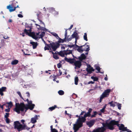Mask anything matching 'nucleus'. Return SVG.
<instances>
[{"label": "nucleus", "instance_id": "obj_1", "mask_svg": "<svg viewBox=\"0 0 132 132\" xmlns=\"http://www.w3.org/2000/svg\"><path fill=\"white\" fill-rule=\"evenodd\" d=\"M13 125L14 129L17 130L18 131L24 129L26 127L25 125H22L18 121H14Z\"/></svg>", "mask_w": 132, "mask_h": 132}, {"label": "nucleus", "instance_id": "obj_2", "mask_svg": "<svg viewBox=\"0 0 132 132\" xmlns=\"http://www.w3.org/2000/svg\"><path fill=\"white\" fill-rule=\"evenodd\" d=\"M90 50L89 46L88 45L86 44L84 45L81 46L77 49V50L79 52L82 53L83 51H88Z\"/></svg>", "mask_w": 132, "mask_h": 132}, {"label": "nucleus", "instance_id": "obj_3", "mask_svg": "<svg viewBox=\"0 0 132 132\" xmlns=\"http://www.w3.org/2000/svg\"><path fill=\"white\" fill-rule=\"evenodd\" d=\"M13 3H12L11 5H10L7 6V8L9 10L10 12L14 11L16 9L17 7H19L18 5L16 6H14Z\"/></svg>", "mask_w": 132, "mask_h": 132}, {"label": "nucleus", "instance_id": "obj_4", "mask_svg": "<svg viewBox=\"0 0 132 132\" xmlns=\"http://www.w3.org/2000/svg\"><path fill=\"white\" fill-rule=\"evenodd\" d=\"M50 45L51 46L53 51H55L57 48L59 47L60 45L57 42L55 43L52 42V43H50Z\"/></svg>", "mask_w": 132, "mask_h": 132}, {"label": "nucleus", "instance_id": "obj_5", "mask_svg": "<svg viewBox=\"0 0 132 132\" xmlns=\"http://www.w3.org/2000/svg\"><path fill=\"white\" fill-rule=\"evenodd\" d=\"M81 61L80 60L76 61L75 60V61L73 63L74 65L75 66V69H77V68H80L82 65Z\"/></svg>", "mask_w": 132, "mask_h": 132}, {"label": "nucleus", "instance_id": "obj_6", "mask_svg": "<svg viewBox=\"0 0 132 132\" xmlns=\"http://www.w3.org/2000/svg\"><path fill=\"white\" fill-rule=\"evenodd\" d=\"M111 89H107L105 90L101 95L104 98L105 97H108L109 95V93Z\"/></svg>", "mask_w": 132, "mask_h": 132}, {"label": "nucleus", "instance_id": "obj_7", "mask_svg": "<svg viewBox=\"0 0 132 132\" xmlns=\"http://www.w3.org/2000/svg\"><path fill=\"white\" fill-rule=\"evenodd\" d=\"M107 124L108 126V127L109 129L111 130H113L114 129L113 126L114 125V120L111 121L109 123Z\"/></svg>", "mask_w": 132, "mask_h": 132}, {"label": "nucleus", "instance_id": "obj_8", "mask_svg": "<svg viewBox=\"0 0 132 132\" xmlns=\"http://www.w3.org/2000/svg\"><path fill=\"white\" fill-rule=\"evenodd\" d=\"M78 35V34L77 32L76 31H74L69 38H68V37H67V41H70L72 38L76 37Z\"/></svg>", "mask_w": 132, "mask_h": 132}, {"label": "nucleus", "instance_id": "obj_9", "mask_svg": "<svg viewBox=\"0 0 132 132\" xmlns=\"http://www.w3.org/2000/svg\"><path fill=\"white\" fill-rule=\"evenodd\" d=\"M105 130V129L103 127L98 128L96 129H94L92 132H103Z\"/></svg>", "mask_w": 132, "mask_h": 132}, {"label": "nucleus", "instance_id": "obj_10", "mask_svg": "<svg viewBox=\"0 0 132 132\" xmlns=\"http://www.w3.org/2000/svg\"><path fill=\"white\" fill-rule=\"evenodd\" d=\"M87 67L88 68H86V70L88 73L91 74L92 73V71H94V69L91 67L90 65H88L87 66Z\"/></svg>", "mask_w": 132, "mask_h": 132}, {"label": "nucleus", "instance_id": "obj_11", "mask_svg": "<svg viewBox=\"0 0 132 132\" xmlns=\"http://www.w3.org/2000/svg\"><path fill=\"white\" fill-rule=\"evenodd\" d=\"M64 59L66 61L71 64L73 63L75 61V59L74 58H68L67 57H65Z\"/></svg>", "mask_w": 132, "mask_h": 132}, {"label": "nucleus", "instance_id": "obj_12", "mask_svg": "<svg viewBox=\"0 0 132 132\" xmlns=\"http://www.w3.org/2000/svg\"><path fill=\"white\" fill-rule=\"evenodd\" d=\"M18 105H19L20 111L22 112H23L24 110L25 109V105L23 103H21L20 104L19 103H18Z\"/></svg>", "mask_w": 132, "mask_h": 132}, {"label": "nucleus", "instance_id": "obj_13", "mask_svg": "<svg viewBox=\"0 0 132 132\" xmlns=\"http://www.w3.org/2000/svg\"><path fill=\"white\" fill-rule=\"evenodd\" d=\"M95 122V120H90L89 121L86 122V124L89 127H91L93 126Z\"/></svg>", "mask_w": 132, "mask_h": 132}, {"label": "nucleus", "instance_id": "obj_14", "mask_svg": "<svg viewBox=\"0 0 132 132\" xmlns=\"http://www.w3.org/2000/svg\"><path fill=\"white\" fill-rule=\"evenodd\" d=\"M29 36L31 37L33 39L36 40L38 39L39 37L36 36L35 33L34 32H30Z\"/></svg>", "mask_w": 132, "mask_h": 132}, {"label": "nucleus", "instance_id": "obj_15", "mask_svg": "<svg viewBox=\"0 0 132 132\" xmlns=\"http://www.w3.org/2000/svg\"><path fill=\"white\" fill-rule=\"evenodd\" d=\"M15 107L14 109L13 110L14 111L17 113L18 114H19L20 113V111L19 105H18V103H16L15 104Z\"/></svg>", "mask_w": 132, "mask_h": 132}, {"label": "nucleus", "instance_id": "obj_16", "mask_svg": "<svg viewBox=\"0 0 132 132\" xmlns=\"http://www.w3.org/2000/svg\"><path fill=\"white\" fill-rule=\"evenodd\" d=\"M86 58V56L85 54L82 53L81 55L80 56L78 57V59L80 61H82L83 60L85 59Z\"/></svg>", "mask_w": 132, "mask_h": 132}, {"label": "nucleus", "instance_id": "obj_17", "mask_svg": "<svg viewBox=\"0 0 132 132\" xmlns=\"http://www.w3.org/2000/svg\"><path fill=\"white\" fill-rule=\"evenodd\" d=\"M127 128V127H124V126L123 124H121L119 128L120 130H122V131H125Z\"/></svg>", "mask_w": 132, "mask_h": 132}, {"label": "nucleus", "instance_id": "obj_18", "mask_svg": "<svg viewBox=\"0 0 132 132\" xmlns=\"http://www.w3.org/2000/svg\"><path fill=\"white\" fill-rule=\"evenodd\" d=\"M37 118L38 117L37 115H36L34 117L32 118L31 119V122L32 123H34L36 122Z\"/></svg>", "mask_w": 132, "mask_h": 132}, {"label": "nucleus", "instance_id": "obj_19", "mask_svg": "<svg viewBox=\"0 0 132 132\" xmlns=\"http://www.w3.org/2000/svg\"><path fill=\"white\" fill-rule=\"evenodd\" d=\"M76 123V124L80 127H82L83 126V123H82L80 120H78V119L77 120Z\"/></svg>", "mask_w": 132, "mask_h": 132}, {"label": "nucleus", "instance_id": "obj_20", "mask_svg": "<svg viewBox=\"0 0 132 132\" xmlns=\"http://www.w3.org/2000/svg\"><path fill=\"white\" fill-rule=\"evenodd\" d=\"M30 43L32 45L33 49H34L36 48L37 46L38 45L37 43V42H30Z\"/></svg>", "mask_w": 132, "mask_h": 132}, {"label": "nucleus", "instance_id": "obj_21", "mask_svg": "<svg viewBox=\"0 0 132 132\" xmlns=\"http://www.w3.org/2000/svg\"><path fill=\"white\" fill-rule=\"evenodd\" d=\"M78 120H80L82 123L85 122L86 120V119L84 116H81V117H79L78 118Z\"/></svg>", "mask_w": 132, "mask_h": 132}, {"label": "nucleus", "instance_id": "obj_22", "mask_svg": "<svg viewBox=\"0 0 132 132\" xmlns=\"http://www.w3.org/2000/svg\"><path fill=\"white\" fill-rule=\"evenodd\" d=\"M117 103V102H113V101H112L110 102H109L108 103V104L110 105V106H111L114 107L116 106L115 103Z\"/></svg>", "mask_w": 132, "mask_h": 132}, {"label": "nucleus", "instance_id": "obj_23", "mask_svg": "<svg viewBox=\"0 0 132 132\" xmlns=\"http://www.w3.org/2000/svg\"><path fill=\"white\" fill-rule=\"evenodd\" d=\"M57 52V54H59V55H60L62 57H63L64 56L65 54V52H64V53L63 52L61 51H60V52H59L57 51H56Z\"/></svg>", "mask_w": 132, "mask_h": 132}, {"label": "nucleus", "instance_id": "obj_24", "mask_svg": "<svg viewBox=\"0 0 132 132\" xmlns=\"http://www.w3.org/2000/svg\"><path fill=\"white\" fill-rule=\"evenodd\" d=\"M80 128V127L76 124H74L73 125V129L74 130H78Z\"/></svg>", "mask_w": 132, "mask_h": 132}, {"label": "nucleus", "instance_id": "obj_25", "mask_svg": "<svg viewBox=\"0 0 132 132\" xmlns=\"http://www.w3.org/2000/svg\"><path fill=\"white\" fill-rule=\"evenodd\" d=\"M19 62V61L18 60H15L12 61L11 64L12 65H16Z\"/></svg>", "mask_w": 132, "mask_h": 132}, {"label": "nucleus", "instance_id": "obj_26", "mask_svg": "<svg viewBox=\"0 0 132 132\" xmlns=\"http://www.w3.org/2000/svg\"><path fill=\"white\" fill-rule=\"evenodd\" d=\"M57 108V106L56 105H54V106L49 108L48 110L50 111H52Z\"/></svg>", "mask_w": 132, "mask_h": 132}, {"label": "nucleus", "instance_id": "obj_27", "mask_svg": "<svg viewBox=\"0 0 132 132\" xmlns=\"http://www.w3.org/2000/svg\"><path fill=\"white\" fill-rule=\"evenodd\" d=\"M64 52H65V54L66 55L72 54V51L71 50H69V51H68V50H64Z\"/></svg>", "mask_w": 132, "mask_h": 132}, {"label": "nucleus", "instance_id": "obj_28", "mask_svg": "<svg viewBox=\"0 0 132 132\" xmlns=\"http://www.w3.org/2000/svg\"><path fill=\"white\" fill-rule=\"evenodd\" d=\"M27 105L29 106V109L31 110H32L34 108V106H35V105L34 104H32L29 105Z\"/></svg>", "mask_w": 132, "mask_h": 132}, {"label": "nucleus", "instance_id": "obj_29", "mask_svg": "<svg viewBox=\"0 0 132 132\" xmlns=\"http://www.w3.org/2000/svg\"><path fill=\"white\" fill-rule=\"evenodd\" d=\"M66 40H67V39H64H64H62L61 38H60V39H59V40L58 41V43H59V44L60 43H63L64 41L66 42Z\"/></svg>", "mask_w": 132, "mask_h": 132}, {"label": "nucleus", "instance_id": "obj_30", "mask_svg": "<svg viewBox=\"0 0 132 132\" xmlns=\"http://www.w3.org/2000/svg\"><path fill=\"white\" fill-rule=\"evenodd\" d=\"M68 29H65V38H64V39H67V38L68 37H69V36H67V30Z\"/></svg>", "mask_w": 132, "mask_h": 132}, {"label": "nucleus", "instance_id": "obj_31", "mask_svg": "<svg viewBox=\"0 0 132 132\" xmlns=\"http://www.w3.org/2000/svg\"><path fill=\"white\" fill-rule=\"evenodd\" d=\"M25 27L26 28L29 29V30H28V31L30 32L31 31V27L29 26L27 24H26Z\"/></svg>", "mask_w": 132, "mask_h": 132}, {"label": "nucleus", "instance_id": "obj_32", "mask_svg": "<svg viewBox=\"0 0 132 132\" xmlns=\"http://www.w3.org/2000/svg\"><path fill=\"white\" fill-rule=\"evenodd\" d=\"M114 125H116L117 126L119 127H120V124H119V121H116L114 120Z\"/></svg>", "mask_w": 132, "mask_h": 132}, {"label": "nucleus", "instance_id": "obj_33", "mask_svg": "<svg viewBox=\"0 0 132 132\" xmlns=\"http://www.w3.org/2000/svg\"><path fill=\"white\" fill-rule=\"evenodd\" d=\"M38 29L39 30H42L44 31H46V29L44 27H42L40 26L39 28H38Z\"/></svg>", "mask_w": 132, "mask_h": 132}, {"label": "nucleus", "instance_id": "obj_34", "mask_svg": "<svg viewBox=\"0 0 132 132\" xmlns=\"http://www.w3.org/2000/svg\"><path fill=\"white\" fill-rule=\"evenodd\" d=\"M91 78L93 79L94 81H97L98 79V78L96 77H94V76H92Z\"/></svg>", "mask_w": 132, "mask_h": 132}, {"label": "nucleus", "instance_id": "obj_35", "mask_svg": "<svg viewBox=\"0 0 132 132\" xmlns=\"http://www.w3.org/2000/svg\"><path fill=\"white\" fill-rule=\"evenodd\" d=\"M58 93L59 95H62L64 94V92L62 90H60L58 92Z\"/></svg>", "mask_w": 132, "mask_h": 132}, {"label": "nucleus", "instance_id": "obj_36", "mask_svg": "<svg viewBox=\"0 0 132 132\" xmlns=\"http://www.w3.org/2000/svg\"><path fill=\"white\" fill-rule=\"evenodd\" d=\"M94 67H95L96 69L97 70L98 72H100V67L96 64L94 65Z\"/></svg>", "mask_w": 132, "mask_h": 132}, {"label": "nucleus", "instance_id": "obj_37", "mask_svg": "<svg viewBox=\"0 0 132 132\" xmlns=\"http://www.w3.org/2000/svg\"><path fill=\"white\" fill-rule=\"evenodd\" d=\"M78 77H76L75 79V84L76 85H77L78 84Z\"/></svg>", "mask_w": 132, "mask_h": 132}, {"label": "nucleus", "instance_id": "obj_38", "mask_svg": "<svg viewBox=\"0 0 132 132\" xmlns=\"http://www.w3.org/2000/svg\"><path fill=\"white\" fill-rule=\"evenodd\" d=\"M106 105H107L106 104H105L103 108L100 110V111L101 112H104L105 109L106 108Z\"/></svg>", "mask_w": 132, "mask_h": 132}, {"label": "nucleus", "instance_id": "obj_39", "mask_svg": "<svg viewBox=\"0 0 132 132\" xmlns=\"http://www.w3.org/2000/svg\"><path fill=\"white\" fill-rule=\"evenodd\" d=\"M84 40H86V41H88V39L87 38V34L86 33H84Z\"/></svg>", "mask_w": 132, "mask_h": 132}, {"label": "nucleus", "instance_id": "obj_40", "mask_svg": "<svg viewBox=\"0 0 132 132\" xmlns=\"http://www.w3.org/2000/svg\"><path fill=\"white\" fill-rule=\"evenodd\" d=\"M41 14L42 13L40 12H39L37 14V16L38 19H40L41 18Z\"/></svg>", "mask_w": 132, "mask_h": 132}, {"label": "nucleus", "instance_id": "obj_41", "mask_svg": "<svg viewBox=\"0 0 132 132\" xmlns=\"http://www.w3.org/2000/svg\"><path fill=\"white\" fill-rule=\"evenodd\" d=\"M91 114H89L88 112H87V113H86L84 116L85 118H86L87 117H90V116Z\"/></svg>", "mask_w": 132, "mask_h": 132}, {"label": "nucleus", "instance_id": "obj_42", "mask_svg": "<svg viewBox=\"0 0 132 132\" xmlns=\"http://www.w3.org/2000/svg\"><path fill=\"white\" fill-rule=\"evenodd\" d=\"M45 35V32H42L41 34H40L39 35V36H40V37H39L38 38H42Z\"/></svg>", "mask_w": 132, "mask_h": 132}, {"label": "nucleus", "instance_id": "obj_43", "mask_svg": "<svg viewBox=\"0 0 132 132\" xmlns=\"http://www.w3.org/2000/svg\"><path fill=\"white\" fill-rule=\"evenodd\" d=\"M6 87H2L1 88H0V89L2 92L5 91V90L6 89Z\"/></svg>", "mask_w": 132, "mask_h": 132}, {"label": "nucleus", "instance_id": "obj_44", "mask_svg": "<svg viewBox=\"0 0 132 132\" xmlns=\"http://www.w3.org/2000/svg\"><path fill=\"white\" fill-rule=\"evenodd\" d=\"M53 57L55 59H57L59 58L58 55L56 54L54 55Z\"/></svg>", "mask_w": 132, "mask_h": 132}, {"label": "nucleus", "instance_id": "obj_45", "mask_svg": "<svg viewBox=\"0 0 132 132\" xmlns=\"http://www.w3.org/2000/svg\"><path fill=\"white\" fill-rule=\"evenodd\" d=\"M117 106L118 107V108L119 110H120L121 107V104L118 103Z\"/></svg>", "mask_w": 132, "mask_h": 132}, {"label": "nucleus", "instance_id": "obj_46", "mask_svg": "<svg viewBox=\"0 0 132 132\" xmlns=\"http://www.w3.org/2000/svg\"><path fill=\"white\" fill-rule=\"evenodd\" d=\"M17 93L18 94V95H19L20 97L23 100H24L22 96L21 93L20 92H17Z\"/></svg>", "mask_w": 132, "mask_h": 132}, {"label": "nucleus", "instance_id": "obj_47", "mask_svg": "<svg viewBox=\"0 0 132 132\" xmlns=\"http://www.w3.org/2000/svg\"><path fill=\"white\" fill-rule=\"evenodd\" d=\"M77 42V40H75V44H74V45H75V48H79V47L80 46H78V45H77L76 44Z\"/></svg>", "mask_w": 132, "mask_h": 132}, {"label": "nucleus", "instance_id": "obj_48", "mask_svg": "<svg viewBox=\"0 0 132 132\" xmlns=\"http://www.w3.org/2000/svg\"><path fill=\"white\" fill-rule=\"evenodd\" d=\"M7 104H8V106H10L11 107L13 106V104L11 102H8Z\"/></svg>", "mask_w": 132, "mask_h": 132}, {"label": "nucleus", "instance_id": "obj_49", "mask_svg": "<svg viewBox=\"0 0 132 132\" xmlns=\"http://www.w3.org/2000/svg\"><path fill=\"white\" fill-rule=\"evenodd\" d=\"M6 118V122L7 123H9L10 122V120L8 118Z\"/></svg>", "mask_w": 132, "mask_h": 132}, {"label": "nucleus", "instance_id": "obj_50", "mask_svg": "<svg viewBox=\"0 0 132 132\" xmlns=\"http://www.w3.org/2000/svg\"><path fill=\"white\" fill-rule=\"evenodd\" d=\"M9 113H5V115L4 117L5 118H7L9 117Z\"/></svg>", "mask_w": 132, "mask_h": 132}, {"label": "nucleus", "instance_id": "obj_51", "mask_svg": "<svg viewBox=\"0 0 132 132\" xmlns=\"http://www.w3.org/2000/svg\"><path fill=\"white\" fill-rule=\"evenodd\" d=\"M68 46L70 47V48H71L72 47H73V48L74 49H76L77 48H75V45H68Z\"/></svg>", "mask_w": 132, "mask_h": 132}, {"label": "nucleus", "instance_id": "obj_52", "mask_svg": "<svg viewBox=\"0 0 132 132\" xmlns=\"http://www.w3.org/2000/svg\"><path fill=\"white\" fill-rule=\"evenodd\" d=\"M28 31V30H27L26 29H25L24 30V32L27 35H29L30 33H29Z\"/></svg>", "mask_w": 132, "mask_h": 132}, {"label": "nucleus", "instance_id": "obj_53", "mask_svg": "<svg viewBox=\"0 0 132 132\" xmlns=\"http://www.w3.org/2000/svg\"><path fill=\"white\" fill-rule=\"evenodd\" d=\"M108 123H102V125L103 126V127L104 128V127H108V125L107 124H108Z\"/></svg>", "mask_w": 132, "mask_h": 132}, {"label": "nucleus", "instance_id": "obj_54", "mask_svg": "<svg viewBox=\"0 0 132 132\" xmlns=\"http://www.w3.org/2000/svg\"><path fill=\"white\" fill-rule=\"evenodd\" d=\"M62 66V65L60 63H59L57 64V67L58 68H60Z\"/></svg>", "mask_w": 132, "mask_h": 132}, {"label": "nucleus", "instance_id": "obj_55", "mask_svg": "<svg viewBox=\"0 0 132 132\" xmlns=\"http://www.w3.org/2000/svg\"><path fill=\"white\" fill-rule=\"evenodd\" d=\"M104 98L101 95V96L100 98V99L99 100V102H101L102 101V100Z\"/></svg>", "mask_w": 132, "mask_h": 132}, {"label": "nucleus", "instance_id": "obj_56", "mask_svg": "<svg viewBox=\"0 0 132 132\" xmlns=\"http://www.w3.org/2000/svg\"><path fill=\"white\" fill-rule=\"evenodd\" d=\"M51 131V132H58L57 131L55 128H53Z\"/></svg>", "mask_w": 132, "mask_h": 132}, {"label": "nucleus", "instance_id": "obj_57", "mask_svg": "<svg viewBox=\"0 0 132 132\" xmlns=\"http://www.w3.org/2000/svg\"><path fill=\"white\" fill-rule=\"evenodd\" d=\"M92 110V108H89L88 110V111L87 112L89 114H90Z\"/></svg>", "mask_w": 132, "mask_h": 132}, {"label": "nucleus", "instance_id": "obj_58", "mask_svg": "<svg viewBox=\"0 0 132 132\" xmlns=\"http://www.w3.org/2000/svg\"><path fill=\"white\" fill-rule=\"evenodd\" d=\"M10 111V108H8V109H6L5 110V111L6 112H9Z\"/></svg>", "mask_w": 132, "mask_h": 132}, {"label": "nucleus", "instance_id": "obj_59", "mask_svg": "<svg viewBox=\"0 0 132 132\" xmlns=\"http://www.w3.org/2000/svg\"><path fill=\"white\" fill-rule=\"evenodd\" d=\"M3 38L5 39H7L9 38V37L8 36H5L3 37Z\"/></svg>", "mask_w": 132, "mask_h": 132}, {"label": "nucleus", "instance_id": "obj_60", "mask_svg": "<svg viewBox=\"0 0 132 132\" xmlns=\"http://www.w3.org/2000/svg\"><path fill=\"white\" fill-rule=\"evenodd\" d=\"M94 83L95 82L94 81H89V82H88L87 83V84H94Z\"/></svg>", "mask_w": 132, "mask_h": 132}, {"label": "nucleus", "instance_id": "obj_61", "mask_svg": "<svg viewBox=\"0 0 132 132\" xmlns=\"http://www.w3.org/2000/svg\"><path fill=\"white\" fill-rule=\"evenodd\" d=\"M29 109V107L28 106V107H26L25 106V112H26L27 110Z\"/></svg>", "mask_w": 132, "mask_h": 132}, {"label": "nucleus", "instance_id": "obj_62", "mask_svg": "<svg viewBox=\"0 0 132 132\" xmlns=\"http://www.w3.org/2000/svg\"><path fill=\"white\" fill-rule=\"evenodd\" d=\"M18 16L19 18H22L23 17V16L20 14H18Z\"/></svg>", "mask_w": 132, "mask_h": 132}, {"label": "nucleus", "instance_id": "obj_63", "mask_svg": "<svg viewBox=\"0 0 132 132\" xmlns=\"http://www.w3.org/2000/svg\"><path fill=\"white\" fill-rule=\"evenodd\" d=\"M26 94H27V96L28 97H30V94L29 93V92H27L26 93Z\"/></svg>", "mask_w": 132, "mask_h": 132}, {"label": "nucleus", "instance_id": "obj_64", "mask_svg": "<svg viewBox=\"0 0 132 132\" xmlns=\"http://www.w3.org/2000/svg\"><path fill=\"white\" fill-rule=\"evenodd\" d=\"M125 131H127V132H132L131 130H129V129H127V128H126Z\"/></svg>", "mask_w": 132, "mask_h": 132}]
</instances>
